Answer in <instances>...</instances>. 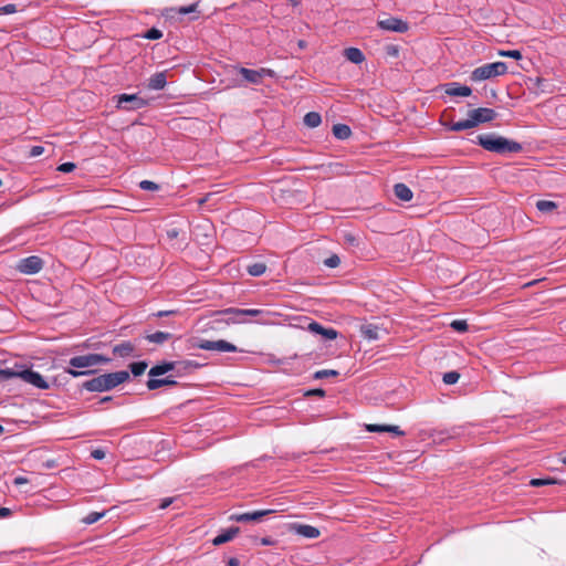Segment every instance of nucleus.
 I'll return each mask as SVG.
<instances>
[{
  "label": "nucleus",
  "instance_id": "17",
  "mask_svg": "<svg viewBox=\"0 0 566 566\" xmlns=\"http://www.w3.org/2000/svg\"><path fill=\"white\" fill-rule=\"evenodd\" d=\"M240 532V528L234 526V527H230L229 530L222 532L221 534H219L218 536H216L213 539H212V544L214 546H219V545H222L224 543H228L230 542L231 539H233Z\"/></svg>",
  "mask_w": 566,
  "mask_h": 566
},
{
  "label": "nucleus",
  "instance_id": "10",
  "mask_svg": "<svg viewBox=\"0 0 566 566\" xmlns=\"http://www.w3.org/2000/svg\"><path fill=\"white\" fill-rule=\"evenodd\" d=\"M13 374H14L13 376L18 375L22 380H24L28 384L33 385L36 388H40V389L49 388V384L45 381V379L42 377V375L38 371H34L32 369H25L19 374H15V373H13Z\"/></svg>",
  "mask_w": 566,
  "mask_h": 566
},
{
  "label": "nucleus",
  "instance_id": "32",
  "mask_svg": "<svg viewBox=\"0 0 566 566\" xmlns=\"http://www.w3.org/2000/svg\"><path fill=\"white\" fill-rule=\"evenodd\" d=\"M247 271L251 276H261L266 271V264L263 262H255L248 265Z\"/></svg>",
  "mask_w": 566,
  "mask_h": 566
},
{
  "label": "nucleus",
  "instance_id": "4",
  "mask_svg": "<svg viewBox=\"0 0 566 566\" xmlns=\"http://www.w3.org/2000/svg\"><path fill=\"white\" fill-rule=\"evenodd\" d=\"M111 361V358L105 357L99 354H87L82 356L72 357L69 361L71 368L65 369V371L73 377H80L83 375H88L91 370H77L80 368H90L97 366L99 364H105Z\"/></svg>",
  "mask_w": 566,
  "mask_h": 566
},
{
  "label": "nucleus",
  "instance_id": "53",
  "mask_svg": "<svg viewBox=\"0 0 566 566\" xmlns=\"http://www.w3.org/2000/svg\"><path fill=\"white\" fill-rule=\"evenodd\" d=\"M11 514L10 509L8 507H1L0 509V517H7Z\"/></svg>",
  "mask_w": 566,
  "mask_h": 566
},
{
  "label": "nucleus",
  "instance_id": "55",
  "mask_svg": "<svg viewBox=\"0 0 566 566\" xmlns=\"http://www.w3.org/2000/svg\"><path fill=\"white\" fill-rule=\"evenodd\" d=\"M27 482H28V479L23 478V476H17L14 479V484H17V485H20V484H23V483H27Z\"/></svg>",
  "mask_w": 566,
  "mask_h": 566
},
{
  "label": "nucleus",
  "instance_id": "60",
  "mask_svg": "<svg viewBox=\"0 0 566 566\" xmlns=\"http://www.w3.org/2000/svg\"><path fill=\"white\" fill-rule=\"evenodd\" d=\"M168 314V312H159L158 315L161 316V315H166Z\"/></svg>",
  "mask_w": 566,
  "mask_h": 566
},
{
  "label": "nucleus",
  "instance_id": "2",
  "mask_svg": "<svg viewBox=\"0 0 566 566\" xmlns=\"http://www.w3.org/2000/svg\"><path fill=\"white\" fill-rule=\"evenodd\" d=\"M128 378L129 374L126 370L103 374L85 381L83 384V388H85L88 391H106L125 382Z\"/></svg>",
  "mask_w": 566,
  "mask_h": 566
},
{
  "label": "nucleus",
  "instance_id": "29",
  "mask_svg": "<svg viewBox=\"0 0 566 566\" xmlns=\"http://www.w3.org/2000/svg\"><path fill=\"white\" fill-rule=\"evenodd\" d=\"M172 385H176V380H172V379H169V378H161V379L150 378L147 381V388L149 390H155V389L160 388L163 386H172Z\"/></svg>",
  "mask_w": 566,
  "mask_h": 566
},
{
  "label": "nucleus",
  "instance_id": "42",
  "mask_svg": "<svg viewBox=\"0 0 566 566\" xmlns=\"http://www.w3.org/2000/svg\"><path fill=\"white\" fill-rule=\"evenodd\" d=\"M556 480L554 479H532L530 484L532 486H544L549 484H555Z\"/></svg>",
  "mask_w": 566,
  "mask_h": 566
},
{
  "label": "nucleus",
  "instance_id": "19",
  "mask_svg": "<svg viewBox=\"0 0 566 566\" xmlns=\"http://www.w3.org/2000/svg\"><path fill=\"white\" fill-rule=\"evenodd\" d=\"M344 56L354 64H360L365 61V55L358 48H347L344 50Z\"/></svg>",
  "mask_w": 566,
  "mask_h": 566
},
{
  "label": "nucleus",
  "instance_id": "26",
  "mask_svg": "<svg viewBox=\"0 0 566 566\" xmlns=\"http://www.w3.org/2000/svg\"><path fill=\"white\" fill-rule=\"evenodd\" d=\"M219 312L220 311L213 312V316H221L223 318L224 326L244 323L241 318L243 316L242 314H219Z\"/></svg>",
  "mask_w": 566,
  "mask_h": 566
},
{
  "label": "nucleus",
  "instance_id": "37",
  "mask_svg": "<svg viewBox=\"0 0 566 566\" xmlns=\"http://www.w3.org/2000/svg\"><path fill=\"white\" fill-rule=\"evenodd\" d=\"M336 376H338V371L334 370V369H322V370H317L314 374L315 379H323L326 377H336Z\"/></svg>",
  "mask_w": 566,
  "mask_h": 566
},
{
  "label": "nucleus",
  "instance_id": "24",
  "mask_svg": "<svg viewBox=\"0 0 566 566\" xmlns=\"http://www.w3.org/2000/svg\"><path fill=\"white\" fill-rule=\"evenodd\" d=\"M134 349L135 347L130 342H123L114 346L113 353L119 357H127L133 354Z\"/></svg>",
  "mask_w": 566,
  "mask_h": 566
},
{
  "label": "nucleus",
  "instance_id": "33",
  "mask_svg": "<svg viewBox=\"0 0 566 566\" xmlns=\"http://www.w3.org/2000/svg\"><path fill=\"white\" fill-rule=\"evenodd\" d=\"M106 514V511L104 512H91L85 517L82 518V522L86 525H91L99 521L102 517H104Z\"/></svg>",
  "mask_w": 566,
  "mask_h": 566
},
{
  "label": "nucleus",
  "instance_id": "16",
  "mask_svg": "<svg viewBox=\"0 0 566 566\" xmlns=\"http://www.w3.org/2000/svg\"><path fill=\"white\" fill-rule=\"evenodd\" d=\"M446 93L450 96H470L472 90L467 85H460L459 83H450L447 85Z\"/></svg>",
  "mask_w": 566,
  "mask_h": 566
},
{
  "label": "nucleus",
  "instance_id": "8",
  "mask_svg": "<svg viewBox=\"0 0 566 566\" xmlns=\"http://www.w3.org/2000/svg\"><path fill=\"white\" fill-rule=\"evenodd\" d=\"M44 262L38 255H31L21 259L17 264V270L22 274H36L43 269Z\"/></svg>",
  "mask_w": 566,
  "mask_h": 566
},
{
  "label": "nucleus",
  "instance_id": "15",
  "mask_svg": "<svg viewBox=\"0 0 566 566\" xmlns=\"http://www.w3.org/2000/svg\"><path fill=\"white\" fill-rule=\"evenodd\" d=\"M219 314H242L243 316L256 317V316H264L268 313L263 310H258V308L241 310V308H235V307H229V308L221 310L219 312Z\"/></svg>",
  "mask_w": 566,
  "mask_h": 566
},
{
  "label": "nucleus",
  "instance_id": "49",
  "mask_svg": "<svg viewBox=\"0 0 566 566\" xmlns=\"http://www.w3.org/2000/svg\"><path fill=\"white\" fill-rule=\"evenodd\" d=\"M306 396H319V397H324L325 396V391L321 388H316V389H312V390H308L306 392Z\"/></svg>",
  "mask_w": 566,
  "mask_h": 566
},
{
  "label": "nucleus",
  "instance_id": "30",
  "mask_svg": "<svg viewBox=\"0 0 566 566\" xmlns=\"http://www.w3.org/2000/svg\"><path fill=\"white\" fill-rule=\"evenodd\" d=\"M172 337L170 333L167 332H156L153 334H148L146 336V339L150 343L155 344H164L165 342L169 340Z\"/></svg>",
  "mask_w": 566,
  "mask_h": 566
},
{
  "label": "nucleus",
  "instance_id": "63",
  "mask_svg": "<svg viewBox=\"0 0 566 566\" xmlns=\"http://www.w3.org/2000/svg\"><path fill=\"white\" fill-rule=\"evenodd\" d=\"M291 1H292V3H293L294 6H295V4H297V1H295V0H291Z\"/></svg>",
  "mask_w": 566,
  "mask_h": 566
},
{
  "label": "nucleus",
  "instance_id": "20",
  "mask_svg": "<svg viewBox=\"0 0 566 566\" xmlns=\"http://www.w3.org/2000/svg\"><path fill=\"white\" fill-rule=\"evenodd\" d=\"M167 84L166 74L164 72L155 73L148 81V88L163 90Z\"/></svg>",
  "mask_w": 566,
  "mask_h": 566
},
{
  "label": "nucleus",
  "instance_id": "27",
  "mask_svg": "<svg viewBox=\"0 0 566 566\" xmlns=\"http://www.w3.org/2000/svg\"><path fill=\"white\" fill-rule=\"evenodd\" d=\"M333 135L337 138V139H347L350 137L352 135V130L349 128V126L345 125V124H336L333 126Z\"/></svg>",
  "mask_w": 566,
  "mask_h": 566
},
{
  "label": "nucleus",
  "instance_id": "31",
  "mask_svg": "<svg viewBox=\"0 0 566 566\" xmlns=\"http://www.w3.org/2000/svg\"><path fill=\"white\" fill-rule=\"evenodd\" d=\"M322 123V117L317 112H310L304 116V124L310 128H315Z\"/></svg>",
  "mask_w": 566,
  "mask_h": 566
},
{
  "label": "nucleus",
  "instance_id": "23",
  "mask_svg": "<svg viewBox=\"0 0 566 566\" xmlns=\"http://www.w3.org/2000/svg\"><path fill=\"white\" fill-rule=\"evenodd\" d=\"M224 327L223 318L221 316H214L213 319H210L203 324L201 332L208 333L210 331H222Z\"/></svg>",
  "mask_w": 566,
  "mask_h": 566
},
{
  "label": "nucleus",
  "instance_id": "13",
  "mask_svg": "<svg viewBox=\"0 0 566 566\" xmlns=\"http://www.w3.org/2000/svg\"><path fill=\"white\" fill-rule=\"evenodd\" d=\"M308 331L315 334L322 335L326 339H335L338 336V332L334 328H326L317 322H311L307 326Z\"/></svg>",
  "mask_w": 566,
  "mask_h": 566
},
{
  "label": "nucleus",
  "instance_id": "57",
  "mask_svg": "<svg viewBox=\"0 0 566 566\" xmlns=\"http://www.w3.org/2000/svg\"><path fill=\"white\" fill-rule=\"evenodd\" d=\"M208 200V197L201 198L199 205L202 206Z\"/></svg>",
  "mask_w": 566,
  "mask_h": 566
},
{
  "label": "nucleus",
  "instance_id": "35",
  "mask_svg": "<svg viewBox=\"0 0 566 566\" xmlns=\"http://www.w3.org/2000/svg\"><path fill=\"white\" fill-rule=\"evenodd\" d=\"M460 379V374L458 371H449L443 375V382L446 385H454Z\"/></svg>",
  "mask_w": 566,
  "mask_h": 566
},
{
  "label": "nucleus",
  "instance_id": "12",
  "mask_svg": "<svg viewBox=\"0 0 566 566\" xmlns=\"http://www.w3.org/2000/svg\"><path fill=\"white\" fill-rule=\"evenodd\" d=\"M273 510H260L254 512H248V513H239V514H232L230 516L231 521L235 522H259L263 516H266L271 513H273Z\"/></svg>",
  "mask_w": 566,
  "mask_h": 566
},
{
  "label": "nucleus",
  "instance_id": "22",
  "mask_svg": "<svg viewBox=\"0 0 566 566\" xmlns=\"http://www.w3.org/2000/svg\"><path fill=\"white\" fill-rule=\"evenodd\" d=\"M379 327L375 324H365L360 327L361 335L369 339V340H376L379 338Z\"/></svg>",
  "mask_w": 566,
  "mask_h": 566
},
{
  "label": "nucleus",
  "instance_id": "58",
  "mask_svg": "<svg viewBox=\"0 0 566 566\" xmlns=\"http://www.w3.org/2000/svg\"><path fill=\"white\" fill-rule=\"evenodd\" d=\"M112 399V397H104L101 399V402H106V401H109Z\"/></svg>",
  "mask_w": 566,
  "mask_h": 566
},
{
  "label": "nucleus",
  "instance_id": "18",
  "mask_svg": "<svg viewBox=\"0 0 566 566\" xmlns=\"http://www.w3.org/2000/svg\"><path fill=\"white\" fill-rule=\"evenodd\" d=\"M294 530L296 534L306 538H317L321 534L317 527L307 524H297L294 526Z\"/></svg>",
  "mask_w": 566,
  "mask_h": 566
},
{
  "label": "nucleus",
  "instance_id": "43",
  "mask_svg": "<svg viewBox=\"0 0 566 566\" xmlns=\"http://www.w3.org/2000/svg\"><path fill=\"white\" fill-rule=\"evenodd\" d=\"M161 36H163V32L160 30L156 29V28H151L145 34V38L149 39V40H158Z\"/></svg>",
  "mask_w": 566,
  "mask_h": 566
},
{
  "label": "nucleus",
  "instance_id": "3",
  "mask_svg": "<svg viewBox=\"0 0 566 566\" xmlns=\"http://www.w3.org/2000/svg\"><path fill=\"white\" fill-rule=\"evenodd\" d=\"M497 116L496 112L492 108L479 107L469 112V117L464 120L452 123L448 128L452 132H460L470 129L479 124L488 123Z\"/></svg>",
  "mask_w": 566,
  "mask_h": 566
},
{
  "label": "nucleus",
  "instance_id": "56",
  "mask_svg": "<svg viewBox=\"0 0 566 566\" xmlns=\"http://www.w3.org/2000/svg\"><path fill=\"white\" fill-rule=\"evenodd\" d=\"M228 566H240V562L238 558L235 557H231L229 560H228Z\"/></svg>",
  "mask_w": 566,
  "mask_h": 566
},
{
  "label": "nucleus",
  "instance_id": "39",
  "mask_svg": "<svg viewBox=\"0 0 566 566\" xmlns=\"http://www.w3.org/2000/svg\"><path fill=\"white\" fill-rule=\"evenodd\" d=\"M340 264V259L337 254H332L324 260V265L331 269H335Z\"/></svg>",
  "mask_w": 566,
  "mask_h": 566
},
{
  "label": "nucleus",
  "instance_id": "25",
  "mask_svg": "<svg viewBox=\"0 0 566 566\" xmlns=\"http://www.w3.org/2000/svg\"><path fill=\"white\" fill-rule=\"evenodd\" d=\"M175 368V363H163L160 365H156L150 368L148 375L153 377H157L164 375Z\"/></svg>",
  "mask_w": 566,
  "mask_h": 566
},
{
  "label": "nucleus",
  "instance_id": "38",
  "mask_svg": "<svg viewBox=\"0 0 566 566\" xmlns=\"http://www.w3.org/2000/svg\"><path fill=\"white\" fill-rule=\"evenodd\" d=\"M497 54L500 56L511 57V59H515V60L522 59V53L518 50H507V51L501 50V51H499Z\"/></svg>",
  "mask_w": 566,
  "mask_h": 566
},
{
  "label": "nucleus",
  "instance_id": "34",
  "mask_svg": "<svg viewBox=\"0 0 566 566\" xmlns=\"http://www.w3.org/2000/svg\"><path fill=\"white\" fill-rule=\"evenodd\" d=\"M147 366L148 365L146 361H136V363H132L129 365V368L134 376H140L145 373Z\"/></svg>",
  "mask_w": 566,
  "mask_h": 566
},
{
  "label": "nucleus",
  "instance_id": "6",
  "mask_svg": "<svg viewBox=\"0 0 566 566\" xmlns=\"http://www.w3.org/2000/svg\"><path fill=\"white\" fill-rule=\"evenodd\" d=\"M239 74L249 83L261 84L264 77H274L275 72L271 69L261 67L259 70H250L240 67Z\"/></svg>",
  "mask_w": 566,
  "mask_h": 566
},
{
  "label": "nucleus",
  "instance_id": "40",
  "mask_svg": "<svg viewBox=\"0 0 566 566\" xmlns=\"http://www.w3.org/2000/svg\"><path fill=\"white\" fill-rule=\"evenodd\" d=\"M139 187L143 189V190H147V191H157L159 189V185H157L156 182L151 181V180H143L139 182Z\"/></svg>",
  "mask_w": 566,
  "mask_h": 566
},
{
  "label": "nucleus",
  "instance_id": "51",
  "mask_svg": "<svg viewBox=\"0 0 566 566\" xmlns=\"http://www.w3.org/2000/svg\"><path fill=\"white\" fill-rule=\"evenodd\" d=\"M13 371L10 369H0V379H9L13 377Z\"/></svg>",
  "mask_w": 566,
  "mask_h": 566
},
{
  "label": "nucleus",
  "instance_id": "64",
  "mask_svg": "<svg viewBox=\"0 0 566 566\" xmlns=\"http://www.w3.org/2000/svg\"><path fill=\"white\" fill-rule=\"evenodd\" d=\"M2 186V180L0 179V187Z\"/></svg>",
  "mask_w": 566,
  "mask_h": 566
},
{
  "label": "nucleus",
  "instance_id": "14",
  "mask_svg": "<svg viewBox=\"0 0 566 566\" xmlns=\"http://www.w3.org/2000/svg\"><path fill=\"white\" fill-rule=\"evenodd\" d=\"M366 430L368 432H389L395 436H403L405 434V432L402 430H400L398 426H394V424L370 423V424H366Z\"/></svg>",
  "mask_w": 566,
  "mask_h": 566
},
{
  "label": "nucleus",
  "instance_id": "9",
  "mask_svg": "<svg viewBox=\"0 0 566 566\" xmlns=\"http://www.w3.org/2000/svg\"><path fill=\"white\" fill-rule=\"evenodd\" d=\"M197 348L203 349V350H216V352H229L234 353L238 352V347L227 340L219 339V340H207L201 339L196 345Z\"/></svg>",
  "mask_w": 566,
  "mask_h": 566
},
{
  "label": "nucleus",
  "instance_id": "52",
  "mask_svg": "<svg viewBox=\"0 0 566 566\" xmlns=\"http://www.w3.org/2000/svg\"><path fill=\"white\" fill-rule=\"evenodd\" d=\"M174 499L172 497H166L161 501L160 505H159V509L160 510H165L167 509L171 503H172Z\"/></svg>",
  "mask_w": 566,
  "mask_h": 566
},
{
  "label": "nucleus",
  "instance_id": "54",
  "mask_svg": "<svg viewBox=\"0 0 566 566\" xmlns=\"http://www.w3.org/2000/svg\"><path fill=\"white\" fill-rule=\"evenodd\" d=\"M260 544L264 545V546H268V545H272L273 541L270 537H263V538L260 539Z\"/></svg>",
  "mask_w": 566,
  "mask_h": 566
},
{
  "label": "nucleus",
  "instance_id": "50",
  "mask_svg": "<svg viewBox=\"0 0 566 566\" xmlns=\"http://www.w3.org/2000/svg\"><path fill=\"white\" fill-rule=\"evenodd\" d=\"M92 457L96 460H102L105 458V451L102 449H96L92 451Z\"/></svg>",
  "mask_w": 566,
  "mask_h": 566
},
{
  "label": "nucleus",
  "instance_id": "45",
  "mask_svg": "<svg viewBox=\"0 0 566 566\" xmlns=\"http://www.w3.org/2000/svg\"><path fill=\"white\" fill-rule=\"evenodd\" d=\"M75 167L76 166L74 163H64L57 167V170L61 172H71L75 169Z\"/></svg>",
  "mask_w": 566,
  "mask_h": 566
},
{
  "label": "nucleus",
  "instance_id": "44",
  "mask_svg": "<svg viewBox=\"0 0 566 566\" xmlns=\"http://www.w3.org/2000/svg\"><path fill=\"white\" fill-rule=\"evenodd\" d=\"M197 8H198V4L193 3V4H190V6H187V7H180L177 10V12L179 14H188V13H192V12L197 11Z\"/></svg>",
  "mask_w": 566,
  "mask_h": 566
},
{
  "label": "nucleus",
  "instance_id": "5",
  "mask_svg": "<svg viewBox=\"0 0 566 566\" xmlns=\"http://www.w3.org/2000/svg\"><path fill=\"white\" fill-rule=\"evenodd\" d=\"M507 72V65L504 62L488 63L474 69L470 75L472 82H482L496 76L504 75Z\"/></svg>",
  "mask_w": 566,
  "mask_h": 566
},
{
  "label": "nucleus",
  "instance_id": "48",
  "mask_svg": "<svg viewBox=\"0 0 566 566\" xmlns=\"http://www.w3.org/2000/svg\"><path fill=\"white\" fill-rule=\"evenodd\" d=\"M180 233H181V231L179 229H177V228L168 229L167 232H166L167 238L169 240H171V241L177 239L180 235Z\"/></svg>",
  "mask_w": 566,
  "mask_h": 566
},
{
  "label": "nucleus",
  "instance_id": "11",
  "mask_svg": "<svg viewBox=\"0 0 566 566\" xmlns=\"http://www.w3.org/2000/svg\"><path fill=\"white\" fill-rule=\"evenodd\" d=\"M378 27L382 30L400 33H403L409 29L408 23L406 21L394 17L378 21Z\"/></svg>",
  "mask_w": 566,
  "mask_h": 566
},
{
  "label": "nucleus",
  "instance_id": "62",
  "mask_svg": "<svg viewBox=\"0 0 566 566\" xmlns=\"http://www.w3.org/2000/svg\"><path fill=\"white\" fill-rule=\"evenodd\" d=\"M3 432V427L0 424V434Z\"/></svg>",
  "mask_w": 566,
  "mask_h": 566
},
{
  "label": "nucleus",
  "instance_id": "7",
  "mask_svg": "<svg viewBox=\"0 0 566 566\" xmlns=\"http://www.w3.org/2000/svg\"><path fill=\"white\" fill-rule=\"evenodd\" d=\"M147 101L137 94H120L117 96V108L136 111L145 107Z\"/></svg>",
  "mask_w": 566,
  "mask_h": 566
},
{
  "label": "nucleus",
  "instance_id": "36",
  "mask_svg": "<svg viewBox=\"0 0 566 566\" xmlns=\"http://www.w3.org/2000/svg\"><path fill=\"white\" fill-rule=\"evenodd\" d=\"M450 326L457 331V332H460V333H464L469 329V325L467 323V321L464 319H454Z\"/></svg>",
  "mask_w": 566,
  "mask_h": 566
},
{
  "label": "nucleus",
  "instance_id": "59",
  "mask_svg": "<svg viewBox=\"0 0 566 566\" xmlns=\"http://www.w3.org/2000/svg\"><path fill=\"white\" fill-rule=\"evenodd\" d=\"M560 461H562V463H563V464H565V465H566V455L562 457V458H560Z\"/></svg>",
  "mask_w": 566,
  "mask_h": 566
},
{
  "label": "nucleus",
  "instance_id": "47",
  "mask_svg": "<svg viewBox=\"0 0 566 566\" xmlns=\"http://www.w3.org/2000/svg\"><path fill=\"white\" fill-rule=\"evenodd\" d=\"M43 153H44V147H42V146H32L30 151H29V156L30 157H38V156H41Z\"/></svg>",
  "mask_w": 566,
  "mask_h": 566
},
{
  "label": "nucleus",
  "instance_id": "41",
  "mask_svg": "<svg viewBox=\"0 0 566 566\" xmlns=\"http://www.w3.org/2000/svg\"><path fill=\"white\" fill-rule=\"evenodd\" d=\"M400 49L396 44H388L385 46V53L389 57H398Z\"/></svg>",
  "mask_w": 566,
  "mask_h": 566
},
{
  "label": "nucleus",
  "instance_id": "1",
  "mask_svg": "<svg viewBox=\"0 0 566 566\" xmlns=\"http://www.w3.org/2000/svg\"><path fill=\"white\" fill-rule=\"evenodd\" d=\"M478 144L485 150L496 154L520 153L522 145L495 134H482L478 136Z\"/></svg>",
  "mask_w": 566,
  "mask_h": 566
},
{
  "label": "nucleus",
  "instance_id": "21",
  "mask_svg": "<svg viewBox=\"0 0 566 566\" xmlns=\"http://www.w3.org/2000/svg\"><path fill=\"white\" fill-rule=\"evenodd\" d=\"M394 192H395V196L402 201H410L412 199V191L405 184L395 185Z\"/></svg>",
  "mask_w": 566,
  "mask_h": 566
},
{
  "label": "nucleus",
  "instance_id": "61",
  "mask_svg": "<svg viewBox=\"0 0 566 566\" xmlns=\"http://www.w3.org/2000/svg\"><path fill=\"white\" fill-rule=\"evenodd\" d=\"M300 46L303 48L304 46V41H300Z\"/></svg>",
  "mask_w": 566,
  "mask_h": 566
},
{
  "label": "nucleus",
  "instance_id": "28",
  "mask_svg": "<svg viewBox=\"0 0 566 566\" xmlns=\"http://www.w3.org/2000/svg\"><path fill=\"white\" fill-rule=\"evenodd\" d=\"M536 208L543 213H552L558 208V205L555 201L542 199L536 202Z\"/></svg>",
  "mask_w": 566,
  "mask_h": 566
},
{
  "label": "nucleus",
  "instance_id": "46",
  "mask_svg": "<svg viewBox=\"0 0 566 566\" xmlns=\"http://www.w3.org/2000/svg\"><path fill=\"white\" fill-rule=\"evenodd\" d=\"M17 11L15 4L9 3L3 7H0V14H11Z\"/></svg>",
  "mask_w": 566,
  "mask_h": 566
}]
</instances>
